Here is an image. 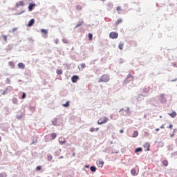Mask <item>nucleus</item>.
<instances>
[{"instance_id": "obj_1", "label": "nucleus", "mask_w": 177, "mask_h": 177, "mask_svg": "<svg viewBox=\"0 0 177 177\" xmlns=\"http://www.w3.org/2000/svg\"><path fill=\"white\" fill-rule=\"evenodd\" d=\"M107 122H109V118H107V117H101L97 120V124L98 125H102L103 124H107Z\"/></svg>"}, {"instance_id": "obj_2", "label": "nucleus", "mask_w": 177, "mask_h": 177, "mask_svg": "<svg viewBox=\"0 0 177 177\" xmlns=\"http://www.w3.org/2000/svg\"><path fill=\"white\" fill-rule=\"evenodd\" d=\"M109 80H110V77H109V75H103L100 77V82H109Z\"/></svg>"}, {"instance_id": "obj_3", "label": "nucleus", "mask_w": 177, "mask_h": 177, "mask_svg": "<svg viewBox=\"0 0 177 177\" xmlns=\"http://www.w3.org/2000/svg\"><path fill=\"white\" fill-rule=\"evenodd\" d=\"M109 38H111V39H117V38H118V33L115 32H111L109 34Z\"/></svg>"}, {"instance_id": "obj_4", "label": "nucleus", "mask_w": 177, "mask_h": 177, "mask_svg": "<svg viewBox=\"0 0 177 177\" xmlns=\"http://www.w3.org/2000/svg\"><path fill=\"white\" fill-rule=\"evenodd\" d=\"M80 79V77H78V75H73L71 77V81L73 83H75L78 81V80Z\"/></svg>"}, {"instance_id": "obj_5", "label": "nucleus", "mask_w": 177, "mask_h": 177, "mask_svg": "<svg viewBox=\"0 0 177 177\" xmlns=\"http://www.w3.org/2000/svg\"><path fill=\"white\" fill-rule=\"evenodd\" d=\"M34 6H35V3H30L28 7V9L29 10V12H32Z\"/></svg>"}, {"instance_id": "obj_6", "label": "nucleus", "mask_w": 177, "mask_h": 177, "mask_svg": "<svg viewBox=\"0 0 177 177\" xmlns=\"http://www.w3.org/2000/svg\"><path fill=\"white\" fill-rule=\"evenodd\" d=\"M34 23H35V20L34 19H30L28 24V27H32Z\"/></svg>"}, {"instance_id": "obj_7", "label": "nucleus", "mask_w": 177, "mask_h": 177, "mask_svg": "<svg viewBox=\"0 0 177 177\" xmlns=\"http://www.w3.org/2000/svg\"><path fill=\"white\" fill-rule=\"evenodd\" d=\"M129 78H132V80H133V76H132L131 74H129L127 77L125 79L124 82H129V80H128Z\"/></svg>"}, {"instance_id": "obj_8", "label": "nucleus", "mask_w": 177, "mask_h": 177, "mask_svg": "<svg viewBox=\"0 0 177 177\" xmlns=\"http://www.w3.org/2000/svg\"><path fill=\"white\" fill-rule=\"evenodd\" d=\"M16 6L17 8H19V6H24V2L23 1H21L16 4Z\"/></svg>"}, {"instance_id": "obj_9", "label": "nucleus", "mask_w": 177, "mask_h": 177, "mask_svg": "<svg viewBox=\"0 0 177 177\" xmlns=\"http://www.w3.org/2000/svg\"><path fill=\"white\" fill-rule=\"evenodd\" d=\"M139 135V132L138 131H135L133 133L132 138H138Z\"/></svg>"}, {"instance_id": "obj_10", "label": "nucleus", "mask_w": 177, "mask_h": 177, "mask_svg": "<svg viewBox=\"0 0 177 177\" xmlns=\"http://www.w3.org/2000/svg\"><path fill=\"white\" fill-rule=\"evenodd\" d=\"M131 174L132 176H136V169H132L131 170Z\"/></svg>"}, {"instance_id": "obj_11", "label": "nucleus", "mask_w": 177, "mask_h": 177, "mask_svg": "<svg viewBox=\"0 0 177 177\" xmlns=\"http://www.w3.org/2000/svg\"><path fill=\"white\" fill-rule=\"evenodd\" d=\"M118 48H119V49H120V50H122V49L124 48V43L120 42Z\"/></svg>"}, {"instance_id": "obj_12", "label": "nucleus", "mask_w": 177, "mask_h": 177, "mask_svg": "<svg viewBox=\"0 0 177 177\" xmlns=\"http://www.w3.org/2000/svg\"><path fill=\"white\" fill-rule=\"evenodd\" d=\"M98 130H99V127H97V128L93 127L90 129L91 132H95V131H97Z\"/></svg>"}, {"instance_id": "obj_13", "label": "nucleus", "mask_w": 177, "mask_h": 177, "mask_svg": "<svg viewBox=\"0 0 177 177\" xmlns=\"http://www.w3.org/2000/svg\"><path fill=\"white\" fill-rule=\"evenodd\" d=\"M18 67L19 68H24L26 67V66H24V64H23V63H19L18 64Z\"/></svg>"}, {"instance_id": "obj_14", "label": "nucleus", "mask_w": 177, "mask_h": 177, "mask_svg": "<svg viewBox=\"0 0 177 177\" xmlns=\"http://www.w3.org/2000/svg\"><path fill=\"white\" fill-rule=\"evenodd\" d=\"M50 136L53 140H55L57 137V135L55 133H51Z\"/></svg>"}, {"instance_id": "obj_15", "label": "nucleus", "mask_w": 177, "mask_h": 177, "mask_svg": "<svg viewBox=\"0 0 177 177\" xmlns=\"http://www.w3.org/2000/svg\"><path fill=\"white\" fill-rule=\"evenodd\" d=\"M90 169H91V172H96V167H95V166H91L90 167Z\"/></svg>"}, {"instance_id": "obj_16", "label": "nucleus", "mask_w": 177, "mask_h": 177, "mask_svg": "<svg viewBox=\"0 0 177 177\" xmlns=\"http://www.w3.org/2000/svg\"><path fill=\"white\" fill-rule=\"evenodd\" d=\"M40 31L42 34H45L46 35L48 34V30L46 29H41Z\"/></svg>"}, {"instance_id": "obj_17", "label": "nucleus", "mask_w": 177, "mask_h": 177, "mask_svg": "<svg viewBox=\"0 0 177 177\" xmlns=\"http://www.w3.org/2000/svg\"><path fill=\"white\" fill-rule=\"evenodd\" d=\"M160 100H165V102L167 101V100H165V95L161 94V95H160Z\"/></svg>"}, {"instance_id": "obj_18", "label": "nucleus", "mask_w": 177, "mask_h": 177, "mask_svg": "<svg viewBox=\"0 0 177 177\" xmlns=\"http://www.w3.org/2000/svg\"><path fill=\"white\" fill-rule=\"evenodd\" d=\"M170 117H172V118H174V117H176V112L173 111L171 113L169 114Z\"/></svg>"}, {"instance_id": "obj_19", "label": "nucleus", "mask_w": 177, "mask_h": 177, "mask_svg": "<svg viewBox=\"0 0 177 177\" xmlns=\"http://www.w3.org/2000/svg\"><path fill=\"white\" fill-rule=\"evenodd\" d=\"M122 21V19H118L116 21H115V24L116 26H118V24H120V23Z\"/></svg>"}, {"instance_id": "obj_20", "label": "nucleus", "mask_w": 177, "mask_h": 177, "mask_svg": "<svg viewBox=\"0 0 177 177\" xmlns=\"http://www.w3.org/2000/svg\"><path fill=\"white\" fill-rule=\"evenodd\" d=\"M57 74H58V75H61V74H63V71H62V69H57Z\"/></svg>"}, {"instance_id": "obj_21", "label": "nucleus", "mask_w": 177, "mask_h": 177, "mask_svg": "<svg viewBox=\"0 0 177 177\" xmlns=\"http://www.w3.org/2000/svg\"><path fill=\"white\" fill-rule=\"evenodd\" d=\"M62 106L64 107H68V106H70V102H66L65 104H63Z\"/></svg>"}, {"instance_id": "obj_22", "label": "nucleus", "mask_w": 177, "mask_h": 177, "mask_svg": "<svg viewBox=\"0 0 177 177\" xmlns=\"http://www.w3.org/2000/svg\"><path fill=\"white\" fill-rule=\"evenodd\" d=\"M162 165L164 167H168V160H163Z\"/></svg>"}, {"instance_id": "obj_23", "label": "nucleus", "mask_w": 177, "mask_h": 177, "mask_svg": "<svg viewBox=\"0 0 177 177\" xmlns=\"http://www.w3.org/2000/svg\"><path fill=\"white\" fill-rule=\"evenodd\" d=\"M93 38V35H92V33H89L88 34V39H89V41H92Z\"/></svg>"}, {"instance_id": "obj_24", "label": "nucleus", "mask_w": 177, "mask_h": 177, "mask_svg": "<svg viewBox=\"0 0 177 177\" xmlns=\"http://www.w3.org/2000/svg\"><path fill=\"white\" fill-rule=\"evenodd\" d=\"M116 10L118 11V13H119V14H120V12H121L122 10V9H121V6H118L116 8Z\"/></svg>"}, {"instance_id": "obj_25", "label": "nucleus", "mask_w": 177, "mask_h": 177, "mask_svg": "<svg viewBox=\"0 0 177 177\" xmlns=\"http://www.w3.org/2000/svg\"><path fill=\"white\" fill-rule=\"evenodd\" d=\"M82 24H84V22H79L77 25H76V27L75 28H78V27H80V26H82Z\"/></svg>"}, {"instance_id": "obj_26", "label": "nucleus", "mask_w": 177, "mask_h": 177, "mask_svg": "<svg viewBox=\"0 0 177 177\" xmlns=\"http://www.w3.org/2000/svg\"><path fill=\"white\" fill-rule=\"evenodd\" d=\"M142 151V148H137V149H136V150H135V153H139V151Z\"/></svg>"}, {"instance_id": "obj_27", "label": "nucleus", "mask_w": 177, "mask_h": 177, "mask_svg": "<svg viewBox=\"0 0 177 177\" xmlns=\"http://www.w3.org/2000/svg\"><path fill=\"white\" fill-rule=\"evenodd\" d=\"M8 64H9V66H10L12 68L15 67V62H10L8 63Z\"/></svg>"}, {"instance_id": "obj_28", "label": "nucleus", "mask_w": 177, "mask_h": 177, "mask_svg": "<svg viewBox=\"0 0 177 177\" xmlns=\"http://www.w3.org/2000/svg\"><path fill=\"white\" fill-rule=\"evenodd\" d=\"M76 9L77 10H82V7L81 6H77Z\"/></svg>"}, {"instance_id": "obj_29", "label": "nucleus", "mask_w": 177, "mask_h": 177, "mask_svg": "<svg viewBox=\"0 0 177 177\" xmlns=\"http://www.w3.org/2000/svg\"><path fill=\"white\" fill-rule=\"evenodd\" d=\"M80 67H81V70H84V68H85V67H86L85 64H81Z\"/></svg>"}, {"instance_id": "obj_30", "label": "nucleus", "mask_w": 177, "mask_h": 177, "mask_svg": "<svg viewBox=\"0 0 177 177\" xmlns=\"http://www.w3.org/2000/svg\"><path fill=\"white\" fill-rule=\"evenodd\" d=\"M12 103H14V104H17V98H14L12 100Z\"/></svg>"}, {"instance_id": "obj_31", "label": "nucleus", "mask_w": 177, "mask_h": 177, "mask_svg": "<svg viewBox=\"0 0 177 177\" xmlns=\"http://www.w3.org/2000/svg\"><path fill=\"white\" fill-rule=\"evenodd\" d=\"M0 177H6V174L5 173H1Z\"/></svg>"}, {"instance_id": "obj_32", "label": "nucleus", "mask_w": 177, "mask_h": 177, "mask_svg": "<svg viewBox=\"0 0 177 177\" xmlns=\"http://www.w3.org/2000/svg\"><path fill=\"white\" fill-rule=\"evenodd\" d=\"M62 41L64 44H68V40H67L66 39H64Z\"/></svg>"}, {"instance_id": "obj_33", "label": "nucleus", "mask_w": 177, "mask_h": 177, "mask_svg": "<svg viewBox=\"0 0 177 177\" xmlns=\"http://www.w3.org/2000/svg\"><path fill=\"white\" fill-rule=\"evenodd\" d=\"M52 158H53L52 156H48V161H52Z\"/></svg>"}, {"instance_id": "obj_34", "label": "nucleus", "mask_w": 177, "mask_h": 177, "mask_svg": "<svg viewBox=\"0 0 177 177\" xmlns=\"http://www.w3.org/2000/svg\"><path fill=\"white\" fill-rule=\"evenodd\" d=\"M104 164V162H103V161L99 162V165H101V167H103Z\"/></svg>"}, {"instance_id": "obj_35", "label": "nucleus", "mask_w": 177, "mask_h": 177, "mask_svg": "<svg viewBox=\"0 0 177 177\" xmlns=\"http://www.w3.org/2000/svg\"><path fill=\"white\" fill-rule=\"evenodd\" d=\"M3 38L4 41H8V37H6V35H3Z\"/></svg>"}, {"instance_id": "obj_36", "label": "nucleus", "mask_w": 177, "mask_h": 177, "mask_svg": "<svg viewBox=\"0 0 177 177\" xmlns=\"http://www.w3.org/2000/svg\"><path fill=\"white\" fill-rule=\"evenodd\" d=\"M21 99H26V93H22Z\"/></svg>"}, {"instance_id": "obj_37", "label": "nucleus", "mask_w": 177, "mask_h": 177, "mask_svg": "<svg viewBox=\"0 0 177 177\" xmlns=\"http://www.w3.org/2000/svg\"><path fill=\"white\" fill-rule=\"evenodd\" d=\"M59 142L60 143V145H64V143H66V141L64 140V141H60V140H59Z\"/></svg>"}, {"instance_id": "obj_38", "label": "nucleus", "mask_w": 177, "mask_h": 177, "mask_svg": "<svg viewBox=\"0 0 177 177\" xmlns=\"http://www.w3.org/2000/svg\"><path fill=\"white\" fill-rule=\"evenodd\" d=\"M37 171H41V166H37L36 167Z\"/></svg>"}, {"instance_id": "obj_39", "label": "nucleus", "mask_w": 177, "mask_h": 177, "mask_svg": "<svg viewBox=\"0 0 177 177\" xmlns=\"http://www.w3.org/2000/svg\"><path fill=\"white\" fill-rule=\"evenodd\" d=\"M165 129V127L164 124H162L161 127H160V129Z\"/></svg>"}, {"instance_id": "obj_40", "label": "nucleus", "mask_w": 177, "mask_h": 177, "mask_svg": "<svg viewBox=\"0 0 177 177\" xmlns=\"http://www.w3.org/2000/svg\"><path fill=\"white\" fill-rule=\"evenodd\" d=\"M169 128L170 129H172V128H174V125L170 124V125L169 126Z\"/></svg>"}, {"instance_id": "obj_41", "label": "nucleus", "mask_w": 177, "mask_h": 177, "mask_svg": "<svg viewBox=\"0 0 177 177\" xmlns=\"http://www.w3.org/2000/svg\"><path fill=\"white\" fill-rule=\"evenodd\" d=\"M1 95H6V91H3Z\"/></svg>"}, {"instance_id": "obj_42", "label": "nucleus", "mask_w": 177, "mask_h": 177, "mask_svg": "<svg viewBox=\"0 0 177 177\" xmlns=\"http://www.w3.org/2000/svg\"><path fill=\"white\" fill-rule=\"evenodd\" d=\"M150 151V145H148L147 151Z\"/></svg>"}, {"instance_id": "obj_43", "label": "nucleus", "mask_w": 177, "mask_h": 177, "mask_svg": "<svg viewBox=\"0 0 177 177\" xmlns=\"http://www.w3.org/2000/svg\"><path fill=\"white\" fill-rule=\"evenodd\" d=\"M170 136H171V138H174V136H175V134L173 133Z\"/></svg>"}, {"instance_id": "obj_44", "label": "nucleus", "mask_w": 177, "mask_h": 177, "mask_svg": "<svg viewBox=\"0 0 177 177\" xmlns=\"http://www.w3.org/2000/svg\"><path fill=\"white\" fill-rule=\"evenodd\" d=\"M120 133H122L124 132V130H120Z\"/></svg>"}, {"instance_id": "obj_45", "label": "nucleus", "mask_w": 177, "mask_h": 177, "mask_svg": "<svg viewBox=\"0 0 177 177\" xmlns=\"http://www.w3.org/2000/svg\"><path fill=\"white\" fill-rule=\"evenodd\" d=\"M124 111V109H122L119 111V113H121V111Z\"/></svg>"}, {"instance_id": "obj_46", "label": "nucleus", "mask_w": 177, "mask_h": 177, "mask_svg": "<svg viewBox=\"0 0 177 177\" xmlns=\"http://www.w3.org/2000/svg\"><path fill=\"white\" fill-rule=\"evenodd\" d=\"M156 131H160V129L158 128L156 129Z\"/></svg>"}, {"instance_id": "obj_47", "label": "nucleus", "mask_w": 177, "mask_h": 177, "mask_svg": "<svg viewBox=\"0 0 177 177\" xmlns=\"http://www.w3.org/2000/svg\"><path fill=\"white\" fill-rule=\"evenodd\" d=\"M2 140V137L0 136V142Z\"/></svg>"}, {"instance_id": "obj_48", "label": "nucleus", "mask_w": 177, "mask_h": 177, "mask_svg": "<svg viewBox=\"0 0 177 177\" xmlns=\"http://www.w3.org/2000/svg\"><path fill=\"white\" fill-rule=\"evenodd\" d=\"M86 167L87 168H89V166H88V165H86Z\"/></svg>"}, {"instance_id": "obj_49", "label": "nucleus", "mask_w": 177, "mask_h": 177, "mask_svg": "<svg viewBox=\"0 0 177 177\" xmlns=\"http://www.w3.org/2000/svg\"><path fill=\"white\" fill-rule=\"evenodd\" d=\"M127 111H129V108H128Z\"/></svg>"}, {"instance_id": "obj_50", "label": "nucleus", "mask_w": 177, "mask_h": 177, "mask_svg": "<svg viewBox=\"0 0 177 177\" xmlns=\"http://www.w3.org/2000/svg\"><path fill=\"white\" fill-rule=\"evenodd\" d=\"M73 156H75V153H73Z\"/></svg>"}, {"instance_id": "obj_51", "label": "nucleus", "mask_w": 177, "mask_h": 177, "mask_svg": "<svg viewBox=\"0 0 177 177\" xmlns=\"http://www.w3.org/2000/svg\"><path fill=\"white\" fill-rule=\"evenodd\" d=\"M101 1H106V0H101Z\"/></svg>"}, {"instance_id": "obj_52", "label": "nucleus", "mask_w": 177, "mask_h": 177, "mask_svg": "<svg viewBox=\"0 0 177 177\" xmlns=\"http://www.w3.org/2000/svg\"><path fill=\"white\" fill-rule=\"evenodd\" d=\"M174 132H175V129L174 130Z\"/></svg>"}]
</instances>
